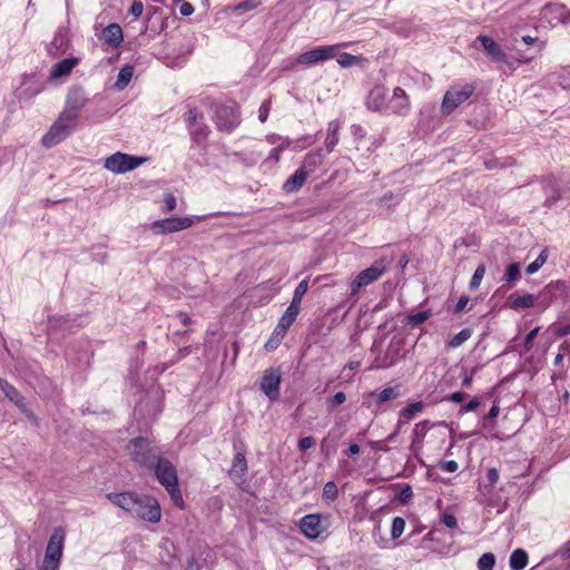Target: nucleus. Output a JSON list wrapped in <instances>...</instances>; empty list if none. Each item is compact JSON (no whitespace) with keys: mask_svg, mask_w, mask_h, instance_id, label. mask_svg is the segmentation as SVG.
Returning a JSON list of instances; mask_svg holds the SVG:
<instances>
[{"mask_svg":"<svg viewBox=\"0 0 570 570\" xmlns=\"http://www.w3.org/2000/svg\"><path fill=\"white\" fill-rule=\"evenodd\" d=\"M107 498L115 505L149 523L161 519L160 504L154 497L135 492L108 493Z\"/></svg>","mask_w":570,"mask_h":570,"instance_id":"obj_1","label":"nucleus"},{"mask_svg":"<svg viewBox=\"0 0 570 570\" xmlns=\"http://www.w3.org/2000/svg\"><path fill=\"white\" fill-rule=\"evenodd\" d=\"M127 450L130 459L147 471L163 456L160 446L146 436H137L130 440Z\"/></svg>","mask_w":570,"mask_h":570,"instance_id":"obj_2","label":"nucleus"},{"mask_svg":"<svg viewBox=\"0 0 570 570\" xmlns=\"http://www.w3.org/2000/svg\"><path fill=\"white\" fill-rule=\"evenodd\" d=\"M148 471L154 472L158 482L167 490L173 502L183 508L184 500L178 484V476L175 465L161 456Z\"/></svg>","mask_w":570,"mask_h":570,"instance_id":"obj_3","label":"nucleus"},{"mask_svg":"<svg viewBox=\"0 0 570 570\" xmlns=\"http://www.w3.org/2000/svg\"><path fill=\"white\" fill-rule=\"evenodd\" d=\"M65 543V530L53 529L46 547L45 558L39 570H59Z\"/></svg>","mask_w":570,"mask_h":570,"instance_id":"obj_4","label":"nucleus"},{"mask_svg":"<svg viewBox=\"0 0 570 570\" xmlns=\"http://www.w3.org/2000/svg\"><path fill=\"white\" fill-rule=\"evenodd\" d=\"M212 108L214 110V120L218 130L229 132L239 124V116L235 102H214Z\"/></svg>","mask_w":570,"mask_h":570,"instance_id":"obj_5","label":"nucleus"},{"mask_svg":"<svg viewBox=\"0 0 570 570\" xmlns=\"http://www.w3.org/2000/svg\"><path fill=\"white\" fill-rule=\"evenodd\" d=\"M77 121L69 119L60 114L57 120L49 128L48 132L42 137V145L51 148L65 140L76 128Z\"/></svg>","mask_w":570,"mask_h":570,"instance_id":"obj_6","label":"nucleus"},{"mask_svg":"<svg viewBox=\"0 0 570 570\" xmlns=\"http://www.w3.org/2000/svg\"><path fill=\"white\" fill-rule=\"evenodd\" d=\"M475 91L473 83H465L463 86L451 87L443 96L441 111L444 115H450L464 101H466Z\"/></svg>","mask_w":570,"mask_h":570,"instance_id":"obj_7","label":"nucleus"},{"mask_svg":"<svg viewBox=\"0 0 570 570\" xmlns=\"http://www.w3.org/2000/svg\"><path fill=\"white\" fill-rule=\"evenodd\" d=\"M147 158L117 151L107 157L104 167L114 174H125L138 168Z\"/></svg>","mask_w":570,"mask_h":570,"instance_id":"obj_8","label":"nucleus"},{"mask_svg":"<svg viewBox=\"0 0 570 570\" xmlns=\"http://www.w3.org/2000/svg\"><path fill=\"white\" fill-rule=\"evenodd\" d=\"M346 45H332V46H320L312 50L301 53L296 63L304 66H314L327 60L333 59L338 52L340 48L345 47Z\"/></svg>","mask_w":570,"mask_h":570,"instance_id":"obj_9","label":"nucleus"},{"mask_svg":"<svg viewBox=\"0 0 570 570\" xmlns=\"http://www.w3.org/2000/svg\"><path fill=\"white\" fill-rule=\"evenodd\" d=\"M88 97L86 91L80 86H72L67 94L66 105L62 115L71 120L77 121L80 111L87 105Z\"/></svg>","mask_w":570,"mask_h":570,"instance_id":"obj_10","label":"nucleus"},{"mask_svg":"<svg viewBox=\"0 0 570 570\" xmlns=\"http://www.w3.org/2000/svg\"><path fill=\"white\" fill-rule=\"evenodd\" d=\"M281 380L282 372L278 367H269L263 373L259 389L272 402L279 397Z\"/></svg>","mask_w":570,"mask_h":570,"instance_id":"obj_11","label":"nucleus"},{"mask_svg":"<svg viewBox=\"0 0 570 570\" xmlns=\"http://www.w3.org/2000/svg\"><path fill=\"white\" fill-rule=\"evenodd\" d=\"M194 219L191 217H168L156 220L151 224V230L155 234L163 235L169 233H176L193 226Z\"/></svg>","mask_w":570,"mask_h":570,"instance_id":"obj_12","label":"nucleus"},{"mask_svg":"<svg viewBox=\"0 0 570 570\" xmlns=\"http://www.w3.org/2000/svg\"><path fill=\"white\" fill-rule=\"evenodd\" d=\"M299 529L305 537L316 539L326 530V527L323 524L322 514L315 513L303 517Z\"/></svg>","mask_w":570,"mask_h":570,"instance_id":"obj_13","label":"nucleus"},{"mask_svg":"<svg viewBox=\"0 0 570 570\" xmlns=\"http://www.w3.org/2000/svg\"><path fill=\"white\" fill-rule=\"evenodd\" d=\"M247 461L243 452H237L228 470V476L236 485H242L246 482Z\"/></svg>","mask_w":570,"mask_h":570,"instance_id":"obj_14","label":"nucleus"},{"mask_svg":"<svg viewBox=\"0 0 570 570\" xmlns=\"http://www.w3.org/2000/svg\"><path fill=\"white\" fill-rule=\"evenodd\" d=\"M209 557L210 550L206 547H199L187 558L186 570H209Z\"/></svg>","mask_w":570,"mask_h":570,"instance_id":"obj_15","label":"nucleus"},{"mask_svg":"<svg viewBox=\"0 0 570 570\" xmlns=\"http://www.w3.org/2000/svg\"><path fill=\"white\" fill-rule=\"evenodd\" d=\"M386 271V265L383 259L375 261L370 267L363 269L357 274V278L364 286H367L377 281Z\"/></svg>","mask_w":570,"mask_h":570,"instance_id":"obj_16","label":"nucleus"},{"mask_svg":"<svg viewBox=\"0 0 570 570\" xmlns=\"http://www.w3.org/2000/svg\"><path fill=\"white\" fill-rule=\"evenodd\" d=\"M394 114L405 115L410 109V100L401 87L393 90V96L387 105Z\"/></svg>","mask_w":570,"mask_h":570,"instance_id":"obj_17","label":"nucleus"},{"mask_svg":"<svg viewBox=\"0 0 570 570\" xmlns=\"http://www.w3.org/2000/svg\"><path fill=\"white\" fill-rule=\"evenodd\" d=\"M387 89L384 86H375L368 92L366 106L373 111H379L385 105Z\"/></svg>","mask_w":570,"mask_h":570,"instance_id":"obj_18","label":"nucleus"},{"mask_svg":"<svg viewBox=\"0 0 570 570\" xmlns=\"http://www.w3.org/2000/svg\"><path fill=\"white\" fill-rule=\"evenodd\" d=\"M102 38L106 43L112 48H117L124 41L122 29L118 23H110L102 30Z\"/></svg>","mask_w":570,"mask_h":570,"instance_id":"obj_19","label":"nucleus"},{"mask_svg":"<svg viewBox=\"0 0 570 570\" xmlns=\"http://www.w3.org/2000/svg\"><path fill=\"white\" fill-rule=\"evenodd\" d=\"M309 175L299 167L283 185V189L287 194L298 191L305 184Z\"/></svg>","mask_w":570,"mask_h":570,"instance_id":"obj_20","label":"nucleus"},{"mask_svg":"<svg viewBox=\"0 0 570 570\" xmlns=\"http://www.w3.org/2000/svg\"><path fill=\"white\" fill-rule=\"evenodd\" d=\"M298 313H299V307L291 303L289 306L287 307V309L285 311V313L283 314V316L281 317L275 332L277 334L284 335L286 333V331L295 322Z\"/></svg>","mask_w":570,"mask_h":570,"instance_id":"obj_21","label":"nucleus"},{"mask_svg":"<svg viewBox=\"0 0 570 570\" xmlns=\"http://www.w3.org/2000/svg\"><path fill=\"white\" fill-rule=\"evenodd\" d=\"M476 41L481 42L482 47L492 59L497 61H503L505 59V55L501 47L491 37L479 36Z\"/></svg>","mask_w":570,"mask_h":570,"instance_id":"obj_22","label":"nucleus"},{"mask_svg":"<svg viewBox=\"0 0 570 570\" xmlns=\"http://www.w3.org/2000/svg\"><path fill=\"white\" fill-rule=\"evenodd\" d=\"M149 404H153V416L155 417L161 412V406L159 404L158 395L148 394L146 399L141 400L136 406V413L140 415L150 416V411L148 410Z\"/></svg>","mask_w":570,"mask_h":570,"instance_id":"obj_23","label":"nucleus"},{"mask_svg":"<svg viewBox=\"0 0 570 570\" xmlns=\"http://www.w3.org/2000/svg\"><path fill=\"white\" fill-rule=\"evenodd\" d=\"M79 63V58H66L56 63L51 69V78H61L68 76L71 70Z\"/></svg>","mask_w":570,"mask_h":570,"instance_id":"obj_24","label":"nucleus"},{"mask_svg":"<svg viewBox=\"0 0 570 570\" xmlns=\"http://www.w3.org/2000/svg\"><path fill=\"white\" fill-rule=\"evenodd\" d=\"M69 46V40L67 38V35L63 32H58L51 40V42L48 46V52L50 56L58 57L62 55Z\"/></svg>","mask_w":570,"mask_h":570,"instance_id":"obj_25","label":"nucleus"},{"mask_svg":"<svg viewBox=\"0 0 570 570\" xmlns=\"http://www.w3.org/2000/svg\"><path fill=\"white\" fill-rule=\"evenodd\" d=\"M324 160V155L322 150H316L313 153H308L301 165V167L308 174H313Z\"/></svg>","mask_w":570,"mask_h":570,"instance_id":"obj_26","label":"nucleus"},{"mask_svg":"<svg viewBox=\"0 0 570 570\" xmlns=\"http://www.w3.org/2000/svg\"><path fill=\"white\" fill-rule=\"evenodd\" d=\"M401 395L400 393V386H389L382 390L379 393L372 392L370 393V396L375 397V404L376 406H382L384 403L395 400Z\"/></svg>","mask_w":570,"mask_h":570,"instance_id":"obj_27","label":"nucleus"},{"mask_svg":"<svg viewBox=\"0 0 570 570\" xmlns=\"http://www.w3.org/2000/svg\"><path fill=\"white\" fill-rule=\"evenodd\" d=\"M535 299H537L535 296L532 294H524V295L511 294L509 296V304H510V307L513 309L529 308L534 305Z\"/></svg>","mask_w":570,"mask_h":570,"instance_id":"obj_28","label":"nucleus"},{"mask_svg":"<svg viewBox=\"0 0 570 570\" xmlns=\"http://www.w3.org/2000/svg\"><path fill=\"white\" fill-rule=\"evenodd\" d=\"M340 127H341V125L337 120H332L328 122L327 136L325 139V146H326V149L328 153H331L334 149V147L338 144Z\"/></svg>","mask_w":570,"mask_h":570,"instance_id":"obj_29","label":"nucleus"},{"mask_svg":"<svg viewBox=\"0 0 570 570\" xmlns=\"http://www.w3.org/2000/svg\"><path fill=\"white\" fill-rule=\"evenodd\" d=\"M528 553L523 549H515L509 559V564L512 570H523L528 564Z\"/></svg>","mask_w":570,"mask_h":570,"instance_id":"obj_30","label":"nucleus"},{"mask_svg":"<svg viewBox=\"0 0 570 570\" xmlns=\"http://www.w3.org/2000/svg\"><path fill=\"white\" fill-rule=\"evenodd\" d=\"M132 75H134V67L130 65H125L118 72V77H117L115 86L119 90L125 89L128 86L129 81L131 80Z\"/></svg>","mask_w":570,"mask_h":570,"instance_id":"obj_31","label":"nucleus"},{"mask_svg":"<svg viewBox=\"0 0 570 570\" xmlns=\"http://www.w3.org/2000/svg\"><path fill=\"white\" fill-rule=\"evenodd\" d=\"M521 277L520 272V264L519 263H512L509 264L505 274H504V281L509 285V287H512L514 283Z\"/></svg>","mask_w":570,"mask_h":570,"instance_id":"obj_32","label":"nucleus"},{"mask_svg":"<svg viewBox=\"0 0 570 570\" xmlns=\"http://www.w3.org/2000/svg\"><path fill=\"white\" fill-rule=\"evenodd\" d=\"M471 335L472 331L470 328H463L449 341L448 345L451 348H456L466 342Z\"/></svg>","mask_w":570,"mask_h":570,"instance_id":"obj_33","label":"nucleus"},{"mask_svg":"<svg viewBox=\"0 0 570 570\" xmlns=\"http://www.w3.org/2000/svg\"><path fill=\"white\" fill-rule=\"evenodd\" d=\"M307 289H308V278H305L296 286L291 303L301 307L303 296L306 294Z\"/></svg>","mask_w":570,"mask_h":570,"instance_id":"obj_34","label":"nucleus"},{"mask_svg":"<svg viewBox=\"0 0 570 570\" xmlns=\"http://www.w3.org/2000/svg\"><path fill=\"white\" fill-rule=\"evenodd\" d=\"M0 390L4 394V396L13 402L21 393L7 380L0 379Z\"/></svg>","mask_w":570,"mask_h":570,"instance_id":"obj_35","label":"nucleus"},{"mask_svg":"<svg viewBox=\"0 0 570 570\" xmlns=\"http://www.w3.org/2000/svg\"><path fill=\"white\" fill-rule=\"evenodd\" d=\"M423 410L422 402H414L401 410L400 416L405 420H411L416 413Z\"/></svg>","mask_w":570,"mask_h":570,"instance_id":"obj_36","label":"nucleus"},{"mask_svg":"<svg viewBox=\"0 0 570 570\" xmlns=\"http://www.w3.org/2000/svg\"><path fill=\"white\" fill-rule=\"evenodd\" d=\"M430 316H431V312L429 309L420 311L419 313L407 316V324L411 326H414V327L420 326L426 320H429Z\"/></svg>","mask_w":570,"mask_h":570,"instance_id":"obj_37","label":"nucleus"},{"mask_svg":"<svg viewBox=\"0 0 570 570\" xmlns=\"http://www.w3.org/2000/svg\"><path fill=\"white\" fill-rule=\"evenodd\" d=\"M547 259H548V253H547V249H543L538 255V257L527 266V273L534 274L542 267V265L547 262Z\"/></svg>","mask_w":570,"mask_h":570,"instance_id":"obj_38","label":"nucleus"},{"mask_svg":"<svg viewBox=\"0 0 570 570\" xmlns=\"http://www.w3.org/2000/svg\"><path fill=\"white\" fill-rule=\"evenodd\" d=\"M495 564V557L491 552L483 553L478 560V568L480 570H492Z\"/></svg>","mask_w":570,"mask_h":570,"instance_id":"obj_39","label":"nucleus"},{"mask_svg":"<svg viewBox=\"0 0 570 570\" xmlns=\"http://www.w3.org/2000/svg\"><path fill=\"white\" fill-rule=\"evenodd\" d=\"M195 128L191 130V136L194 138L195 141H202L204 139L207 138L208 134H209V128L206 124L204 122H200L197 125L194 126Z\"/></svg>","mask_w":570,"mask_h":570,"instance_id":"obj_40","label":"nucleus"},{"mask_svg":"<svg viewBox=\"0 0 570 570\" xmlns=\"http://www.w3.org/2000/svg\"><path fill=\"white\" fill-rule=\"evenodd\" d=\"M365 287L362 282L355 277V279L351 283V293L347 297V303L350 304V307H352L358 299L357 295L361 288Z\"/></svg>","mask_w":570,"mask_h":570,"instance_id":"obj_41","label":"nucleus"},{"mask_svg":"<svg viewBox=\"0 0 570 570\" xmlns=\"http://www.w3.org/2000/svg\"><path fill=\"white\" fill-rule=\"evenodd\" d=\"M404 529H405V520L401 517H395L392 521V527H391L392 539H397L399 537H401Z\"/></svg>","mask_w":570,"mask_h":570,"instance_id":"obj_42","label":"nucleus"},{"mask_svg":"<svg viewBox=\"0 0 570 570\" xmlns=\"http://www.w3.org/2000/svg\"><path fill=\"white\" fill-rule=\"evenodd\" d=\"M484 275H485V266H484V264H480L476 267V269L474 271V274L472 275V278L470 281V288L476 289L480 286Z\"/></svg>","mask_w":570,"mask_h":570,"instance_id":"obj_43","label":"nucleus"},{"mask_svg":"<svg viewBox=\"0 0 570 570\" xmlns=\"http://www.w3.org/2000/svg\"><path fill=\"white\" fill-rule=\"evenodd\" d=\"M338 497V489L335 482L328 481L323 488V498L325 500L334 501Z\"/></svg>","mask_w":570,"mask_h":570,"instance_id":"obj_44","label":"nucleus"},{"mask_svg":"<svg viewBox=\"0 0 570 570\" xmlns=\"http://www.w3.org/2000/svg\"><path fill=\"white\" fill-rule=\"evenodd\" d=\"M360 60H361V57L353 56V55L347 53V52H343L337 58V63L342 68H348V67H352L353 65L357 63Z\"/></svg>","mask_w":570,"mask_h":570,"instance_id":"obj_45","label":"nucleus"},{"mask_svg":"<svg viewBox=\"0 0 570 570\" xmlns=\"http://www.w3.org/2000/svg\"><path fill=\"white\" fill-rule=\"evenodd\" d=\"M261 4V0H245L235 6L236 11H248L257 8Z\"/></svg>","mask_w":570,"mask_h":570,"instance_id":"obj_46","label":"nucleus"},{"mask_svg":"<svg viewBox=\"0 0 570 570\" xmlns=\"http://www.w3.org/2000/svg\"><path fill=\"white\" fill-rule=\"evenodd\" d=\"M412 497H413V491H412L411 485L405 484V485L401 489V491H400V493H399L397 499H399V501H400L401 503H404V504H405V503H407V502L412 499Z\"/></svg>","mask_w":570,"mask_h":570,"instance_id":"obj_47","label":"nucleus"},{"mask_svg":"<svg viewBox=\"0 0 570 570\" xmlns=\"http://www.w3.org/2000/svg\"><path fill=\"white\" fill-rule=\"evenodd\" d=\"M164 203H165L164 212L169 213V212H173L176 209V206H177L176 197L171 193L165 194Z\"/></svg>","mask_w":570,"mask_h":570,"instance_id":"obj_48","label":"nucleus"},{"mask_svg":"<svg viewBox=\"0 0 570 570\" xmlns=\"http://www.w3.org/2000/svg\"><path fill=\"white\" fill-rule=\"evenodd\" d=\"M346 401V394L344 392H337L327 400V403L332 406H338Z\"/></svg>","mask_w":570,"mask_h":570,"instance_id":"obj_49","label":"nucleus"},{"mask_svg":"<svg viewBox=\"0 0 570 570\" xmlns=\"http://www.w3.org/2000/svg\"><path fill=\"white\" fill-rule=\"evenodd\" d=\"M441 519L443 524L449 529H455L458 527L456 518L451 513H443Z\"/></svg>","mask_w":570,"mask_h":570,"instance_id":"obj_50","label":"nucleus"},{"mask_svg":"<svg viewBox=\"0 0 570 570\" xmlns=\"http://www.w3.org/2000/svg\"><path fill=\"white\" fill-rule=\"evenodd\" d=\"M539 331L540 327H535L527 334L524 338V347L527 351H530L532 348L533 341L537 337Z\"/></svg>","mask_w":570,"mask_h":570,"instance_id":"obj_51","label":"nucleus"},{"mask_svg":"<svg viewBox=\"0 0 570 570\" xmlns=\"http://www.w3.org/2000/svg\"><path fill=\"white\" fill-rule=\"evenodd\" d=\"M315 445V439L313 436H305L299 439L298 449L301 451H306Z\"/></svg>","mask_w":570,"mask_h":570,"instance_id":"obj_52","label":"nucleus"},{"mask_svg":"<svg viewBox=\"0 0 570 570\" xmlns=\"http://www.w3.org/2000/svg\"><path fill=\"white\" fill-rule=\"evenodd\" d=\"M440 468L442 471L453 473L459 469V464L454 460L444 461L440 463Z\"/></svg>","mask_w":570,"mask_h":570,"instance_id":"obj_53","label":"nucleus"},{"mask_svg":"<svg viewBox=\"0 0 570 570\" xmlns=\"http://www.w3.org/2000/svg\"><path fill=\"white\" fill-rule=\"evenodd\" d=\"M142 11H144L142 2L139 0H135L129 10L130 14L138 18L142 14Z\"/></svg>","mask_w":570,"mask_h":570,"instance_id":"obj_54","label":"nucleus"},{"mask_svg":"<svg viewBox=\"0 0 570 570\" xmlns=\"http://www.w3.org/2000/svg\"><path fill=\"white\" fill-rule=\"evenodd\" d=\"M352 134L355 138V140L360 141L365 138L366 131L361 125H353L352 126Z\"/></svg>","mask_w":570,"mask_h":570,"instance_id":"obj_55","label":"nucleus"},{"mask_svg":"<svg viewBox=\"0 0 570 570\" xmlns=\"http://www.w3.org/2000/svg\"><path fill=\"white\" fill-rule=\"evenodd\" d=\"M269 112V101H264L258 110V118L262 122H265Z\"/></svg>","mask_w":570,"mask_h":570,"instance_id":"obj_56","label":"nucleus"},{"mask_svg":"<svg viewBox=\"0 0 570 570\" xmlns=\"http://www.w3.org/2000/svg\"><path fill=\"white\" fill-rule=\"evenodd\" d=\"M187 115H188L187 121H188L189 126L197 125V119L203 118V115L199 114L196 108L189 109Z\"/></svg>","mask_w":570,"mask_h":570,"instance_id":"obj_57","label":"nucleus"},{"mask_svg":"<svg viewBox=\"0 0 570 570\" xmlns=\"http://www.w3.org/2000/svg\"><path fill=\"white\" fill-rule=\"evenodd\" d=\"M487 479L489 482V485H494L499 480V472L495 468H491L488 470Z\"/></svg>","mask_w":570,"mask_h":570,"instance_id":"obj_58","label":"nucleus"},{"mask_svg":"<svg viewBox=\"0 0 570 570\" xmlns=\"http://www.w3.org/2000/svg\"><path fill=\"white\" fill-rule=\"evenodd\" d=\"M22 413L29 410L28 403L22 394L12 402Z\"/></svg>","mask_w":570,"mask_h":570,"instance_id":"obj_59","label":"nucleus"},{"mask_svg":"<svg viewBox=\"0 0 570 570\" xmlns=\"http://www.w3.org/2000/svg\"><path fill=\"white\" fill-rule=\"evenodd\" d=\"M469 301V296L462 295L454 307V313H461L466 307Z\"/></svg>","mask_w":570,"mask_h":570,"instance_id":"obj_60","label":"nucleus"},{"mask_svg":"<svg viewBox=\"0 0 570 570\" xmlns=\"http://www.w3.org/2000/svg\"><path fill=\"white\" fill-rule=\"evenodd\" d=\"M179 12L184 17H188L194 12V7L189 2H183L179 8Z\"/></svg>","mask_w":570,"mask_h":570,"instance_id":"obj_61","label":"nucleus"},{"mask_svg":"<svg viewBox=\"0 0 570 570\" xmlns=\"http://www.w3.org/2000/svg\"><path fill=\"white\" fill-rule=\"evenodd\" d=\"M284 150V145L279 144L277 147L273 148L269 153L268 158L274 159L275 161L279 160L281 153Z\"/></svg>","mask_w":570,"mask_h":570,"instance_id":"obj_62","label":"nucleus"},{"mask_svg":"<svg viewBox=\"0 0 570 570\" xmlns=\"http://www.w3.org/2000/svg\"><path fill=\"white\" fill-rule=\"evenodd\" d=\"M480 402L478 399H472L466 405L461 409V412H471L479 407Z\"/></svg>","mask_w":570,"mask_h":570,"instance_id":"obj_63","label":"nucleus"},{"mask_svg":"<svg viewBox=\"0 0 570 570\" xmlns=\"http://www.w3.org/2000/svg\"><path fill=\"white\" fill-rule=\"evenodd\" d=\"M466 394L463 392H454L451 394L450 400L454 403H461L465 400Z\"/></svg>","mask_w":570,"mask_h":570,"instance_id":"obj_64","label":"nucleus"}]
</instances>
